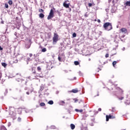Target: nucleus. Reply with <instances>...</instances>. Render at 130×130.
Instances as JSON below:
<instances>
[{"instance_id":"de8ad7c7","label":"nucleus","mask_w":130,"mask_h":130,"mask_svg":"<svg viewBox=\"0 0 130 130\" xmlns=\"http://www.w3.org/2000/svg\"><path fill=\"white\" fill-rule=\"evenodd\" d=\"M41 48H42V47H41Z\"/></svg>"},{"instance_id":"0eeeda50","label":"nucleus","mask_w":130,"mask_h":130,"mask_svg":"<svg viewBox=\"0 0 130 130\" xmlns=\"http://www.w3.org/2000/svg\"><path fill=\"white\" fill-rule=\"evenodd\" d=\"M71 92H72V93H78V92H79V90H78L77 88L74 89H72Z\"/></svg>"},{"instance_id":"9b49d317","label":"nucleus","mask_w":130,"mask_h":130,"mask_svg":"<svg viewBox=\"0 0 130 130\" xmlns=\"http://www.w3.org/2000/svg\"><path fill=\"white\" fill-rule=\"evenodd\" d=\"M2 66L3 67H4V68H6L7 66H8V64H7V63H6V62H2Z\"/></svg>"},{"instance_id":"a211bd4d","label":"nucleus","mask_w":130,"mask_h":130,"mask_svg":"<svg viewBox=\"0 0 130 130\" xmlns=\"http://www.w3.org/2000/svg\"><path fill=\"white\" fill-rule=\"evenodd\" d=\"M8 4H9V5H13V1H12V0H9V1H8Z\"/></svg>"},{"instance_id":"f3484780","label":"nucleus","mask_w":130,"mask_h":130,"mask_svg":"<svg viewBox=\"0 0 130 130\" xmlns=\"http://www.w3.org/2000/svg\"><path fill=\"white\" fill-rule=\"evenodd\" d=\"M117 63V61H114L113 62V63H112L113 67H115V64H116Z\"/></svg>"},{"instance_id":"1a4fd4ad","label":"nucleus","mask_w":130,"mask_h":130,"mask_svg":"<svg viewBox=\"0 0 130 130\" xmlns=\"http://www.w3.org/2000/svg\"><path fill=\"white\" fill-rule=\"evenodd\" d=\"M39 17H40V18H41V19H42V18H44L45 15L43 14V13H40V14H39Z\"/></svg>"},{"instance_id":"72a5a7b5","label":"nucleus","mask_w":130,"mask_h":130,"mask_svg":"<svg viewBox=\"0 0 130 130\" xmlns=\"http://www.w3.org/2000/svg\"><path fill=\"white\" fill-rule=\"evenodd\" d=\"M21 118H20V117H18V121H20L21 120Z\"/></svg>"},{"instance_id":"79ce46f5","label":"nucleus","mask_w":130,"mask_h":130,"mask_svg":"<svg viewBox=\"0 0 130 130\" xmlns=\"http://www.w3.org/2000/svg\"><path fill=\"white\" fill-rule=\"evenodd\" d=\"M120 92H123V91L122 90V89H120Z\"/></svg>"},{"instance_id":"412c9836","label":"nucleus","mask_w":130,"mask_h":130,"mask_svg":"<svg viewBox=\"0 0 130 130\" xmlns=\"http://www.w3.org/2000/svg\"><path fill=\"white\" fill-rule=\"evenodd\" d=\"M126 6H128L129 7H130V2H128V1L126 2Z\"/></svg>"},{"instance_id":"a878e982","label":"nucleus","mask_w":130,"mask_h":130,"mask_svg":"<svg viewBox=\"0 0 130 130\" xmlns=\"http://www.w3.org/2000/svg\"><path fill=\"white\" fill-rule=\"evenodd\" d=\"M124 99L123 96H121L120 98H118L119 100H123Z\"/></svg>"},{"instance_id":"9d476101","label":"nucleus","mask_w":130,"mask_h":130,"mask_svg":"<svg viewBox=\"0 0 130 130\" xmlns=\"http://www.w3.org/2000/svg\"><path fill=\"white\" fill-rule=\"evenodd\" d=\"M54 16H52V15H50L49 14V15L47 17V19L48 20H50L52 18H53Z\"/></svg>"},{"instance_id":"dca6fc26","label":"nucleus","mask_w":130,"mask_h":130,"mask_svg":"<svg viewBox=\"0 0 130 130\" xmlns=\"http://www.w3.org/2000/svg\"><path fill=\"white\" fill-rule=\"evenodd\" d=\"M39 13H44V10H43L42 9H40L39 10Z\"/></svg>"},{"instance_id":"aec40b11","label":"nucleus","mask_w":130,"mask_h":130,"mask_svg":"<svg viewBox=\"0 0 130 130\" xmlns=\"http://www.w3.org/2000/svg\"><path fill=\"white\" fill-rule=\"evenodd\" d=\"M37 70L38 71V72H41V67H37Z\"/></svg>"},{"instance_id":"f704fd0d","label":"nucleus","mask_w":130,"mask_h":130,"mask_svg":"<svg viewBox=\"0 0 130 130\" xmlns=\"http://www.w3.org/2000/svg\"><path fill=\"white\" fill-rule=\"evenodd\" d=\"M88 7H92V4L91 3H89L88 4Z\"/></svg>"},{"instance_id":"f8f14e48","label":"nucleus","mask_w":130,"mask_h":130,"mask_svg":"<svg viewBox=\"0 0 130 130\" xmlns=\"http://www.w3.org/2000/svg\"><path fill=\"white\" fill-rule=\"evenodd\" d=\"M46 51H47L46 48H44L42 49V52H46Z\"/></svg>"},{"instance_id":"423d86ee","label":"nucleus","mask_w":130,"mask_h":130,"mask_svg":"<svg viewBox=\"0 0 130 130\" xmlns=\"http://www.w3.org/2000/svg\"><path fill=\"white\" fill-rule=\"evenodd\" d=\"M49 15H50L51 16L54 17V13L53 12V10L51 9Z\"/></svg>"},{"instance_id":"39448f33","label":"nucleus","mask_w":130,"mask_h":130,"mask_svg":"<svg viewBox=\"0 0 130 130\" xmlns=\"http://www.w3.org/2000/svg\"><path fill=\"white\" fill-rule=\"evenodd\" d=\"M63 6L64 7V8H66V9L70 8V5L66 3L63 4Z\"/></svg>"},{"instance_id":"f03ea898","label":"nucleus","mask_w":130,"mask_h":130,"mask_svg":"<svg viewBox=\"0 0 130 130\" xmlns=\"http://www.w3.org/2000/svg\"><path fill=\"white\" fill-rule=\"evenodd\" d=\"M120 32H119V38L120 39L123 41V40L121 39V38H124V37L125 36L124 35H122V36L120 35L122 33H124V34H126L127 33V29L124 27H123L120 29Z\"/></svg>"},{"instance_id":"ea45409f","label":"nucleus","mask_w":130,"mask_h":130,"mask_svg":"<svg viewBox=\"0 0 130 130\" xmlns=\"http://www.w3.org/2000/svg\"><path fill=\"white\" fill-rule=\"evenodd\" d=\"M102 110V109H101V108H99L98 110L99 111H101Z\"/></svg>"},{"instance_id":"c756f323","label":"nucleus","mask_w":130,"mask_h":130,"mask_svg":"<svg viewBox=\"0 0 130 130\" xmlns=\"http://www.w3.org/2000/svg\"><path fill=\"white\" fill-rule=\"evenodd\" d=\"M32 74H36V71L34 69L32 70Z\"/></svg>"},{"instance_id":"f257e3e1","label":"nucleus","mask_w":130,"mask_h":130,"mask_svg":"<svg viewBox=\"0 0 130 130\" xmlns=\"http://www.w3.org/2000/svg\"><path fill=\"white\" fill-rule=\"evenodd\" d=\"M103 27L107 31L112 30V24L110 22H106L104 24Z\"/></svg>"},{"instance_id":"473e14b6","label":"nucleus","mask_w":130,"mask_h":130,"mask_svg":"<svg viewBox=\"0 0 130 130\" xmlns=\"http://www.w3.org/2000/svg\"><path fill=\"white\" fill-rule=\"evenodd\" d=\"M75 111H76V112H79L80 110L78 109H75Z\"/></svg>"},{"instance_id":"20e7f679","label":"nucleus","mask_w":130,"mask_h":130,"mask_svg":"<svg viewBox=\"0 0 130 130\" xmlns=\"http://www.w3.org/2000/svg\"><path fill=\"white\" fill-rule=\"evenodd\" d=\"M106 121H109V119H114V118H115V116H113V115H106Z\"/></svg>"},{"instance_id":"4be33fe9","label":"nucleus","mask_w":130,"mask_h":130,"mask_svg":"<svg viewBox=\"0 0 130 130\" xmlns=\"http://www.w3.org/2000/svg\"><path fill=\"white\" fill-rule=\"evenodd\" d=\"M73 37L74 38L77 37V34H76V32H74L73 34Z\"/></svg>"},{"instance_id":"8fccbe9b","label":"nucleus","mask_w":130,"mask_h":130,"mask_svg":"<svg viewBox=\"0 0 130 130\" xmlns=\"http://www.w3.org/2000/svg\"><path fill=\"white\" fill-rule=\"evenodd\" d=\"M34 55H35V54Z\"/></svg>"},{"instance_id":"e433bc0d","label":"nucleus","mask_w":130,"mask_h":130,"mask_svg":"<svg viewBox=\"0 0 130 130\" xmlns=\"http://www.w3.org/2000/svg\"><path fill=\"white\" fill-rule=\"evenodd\" d=\"M61 103H62L63 104H64V103H66L64 102V101H61Z\"/></svg>"},{"instance_id":"58836bf2","label":"nucleus","mask_w":130,"mask_h":130,"mask_svg":"<svg viewBox=\"0 0 130 130\" xmlns=\"http://www.w3.org/2000/svg\"><path fill=\"white\" fill-rule=\"evenodd\" d=\"M26 94H27V95H29L30 94V93L29 92V91H27V92H26Z\"/></svg>"},{"instance_id":"7c9ffc66","label":"nucleus","mask_w":130,"mask_h":130,"mask_svg":"<svg viewBox=\"0 0 130 130\" xmlns=\"http://www.w3.org/2000/svg\"><path fill=\"white\" fill-rule=\"evenodd\" d=\"M105 57H106V58H107V57H109V54H106L105 55Z\"/></svg>"},{"instance_id":"37998d69","label":"nucleus","mask_w":130,"mask_h":130,"mask_svg":"<svg viewBox=\"0 0 130 130\" xmlns=\"http://www.w3.org/2000/svg\"><path fill=\"white\" fill-rule=\"evenodd\" d=\"M94 22H96L97 21V19H94Z\"/></svg>"},{"instance_id":"49530a36","label":"nucleus","mask_w":130,"mask_h":130,"mask_svg":"<svg viewBox=\"0 0 130 130\" xmlns=\"http://www.w3.org/2000/svg\"><path fill=\"white\" fill-rule=\"evenodd\" d=\"M15 62H18V60L15 61Z\"/></svg>"},{"instance_id":"c85d7f7f","label":"nucleus","mask_w":130,"mask_h":130,"mask_svg":"<svg viewBox=\"0 0 130 130\" xmlns=\"http://www.w3.org/2000/svg\"><path fill=\"white\" fill-rule=\"evenodd\" d=\"M111 111H112V112H115V111H116L115 108H112Z\"/></svg>"},{"instance_id":"6e6552de","label":"nucleus","mask_w":130,"mask_h":130,"mask_svg":"<svg viewBox=\"0 0 130 130\" xmlns=\"http://www.w3.org/2000/svg\"><path fill=\"white\" fill-rule=\"evenodd\" d=\"M70 127L71 129H75V127H76V126L74 124H71Z\"/></svg>"},{"instance_id":"a18cd8bd","label":"nucleus","mask_w":130,"mask_h":130,"mask_svg":"<svg viewBox=\"0 0 130 130\" xmlns=\"http://www.w3.org/2000/svg\"><path fill=\"white\" fill-rule=\"evenodd\" d=\"M128 25H129H129H130L129 22H128Z\"/></svg>"},{"instance_id":"c9c22d12","label":"nucleus","mask_w":130,"mask_h":130,"mask_svg":"<svg viewBox=\"0 0 130 130\" xmlns=\"http://www.w3.org/2000/svg\"><path fill=\"white\" fill-rule=\"evenodd\" d=\"M97 21L98 23H101V21L100 20V19H98Z\"/></svg>"},{"instance_id":"5701e85b","label":"nucleus","mask_w":130,"mask_h":130,"mask_svg":"<svg viewBox=\"0 0 130 130\" xmlns=\"http://www.w3.org/2000/svg\"><path fill=\"white\" fill-rule=\"evenodd\" d=\"M1 129L2 130H7V128H6V127H5V126H3L1 127Z\"/></svg>"},{"instance_id":"393cba45","label":"nucleus","mask_w":130,"mask_h":130,"mask_svg":"<svg viewBox=\"0 0 130 130\" xmlns=\"http://www.w3.org/2000/svg\"><path fill=\"white\" fill-rule=\"evenodd\" d=\"M73 100H74L75 103H77V102H78L79 101V100L77 99H73Z\"/></svg>"},{"instance_id":"09e8293b","label":"nucleus","mask_w":130,"mask_h":130,"mask_svg":"<svg viewBox=\"0 0 130 130\" xmlns=\"http://www.w3.org/2000/svg\"><path fill=\"white\" fill-rule=\"evenodd\" d=\"M34 55H35V54Z\"/></svg>"},{"instance_id":"b1692460","label":"nucleus","mask_w":130,"mask_h":130,"mask_svg":"<svg viewBox=\"0 0 130 130\" xmlns=\"http://www.w3.org/2000/svg\"><path fill=\"white\" fill-rule=\"evenodd\" d=\"M2 78H3V73L0 71V81L2 80Z\"/></svg>"},{"instance_id":"2f4dec72","label":"nucleus","mask_w":130,"mask_h":130,"mask_svg":"<svg viewBox=\"0 0 130 130\" xmlns=\"http://www.w3.org/2000/svg\"><path fill=\"white\" fill-rule=\"evenodd\" d=\"M29 57H32V56H33V54L32 53H29Z\"/></svg>"},{"instance_id":"a19ab883","label":"nucleus","mask_w":130,"mask_h":130,"mask_svg":"<svg viewBox=\"0 0 130 130\" xmlns=\"http://www.w3.org/2000/svg\"><path fill=\"white\" fill-rule=\"evenodd\" d=\"M0 50H3V48L0 46Z\"/></svg>"},{"instance_id":"c03bdc74","label":"nucleus","mask_w":130,"mask_h":130,"mask_svg":"<svg viewBox=\"0 0 130 130\" xmlns=\"http://www.w3.org/2000/svg\"><path fill=\"white\" fill-rule=\"evenodd\" d=\"M1 24H4V21H2Z\"/></svg>"},{"instance_id":"4c0bfd02","label":"nucleus","mask_w":130,"mask_h":130,"mask_svg":"<svg viewBox=\"0 0 130 130\" xmlns=\"http://www.w3.org/2000/svg\"><path fill=\"white\" fill-rule=\"evenodd\" d=\"M79 112H83V110L82 109L79 110Z\"/></svg>"},{"instance_id":"cd10ccee","label":"nucleus","mask_w":130,"mask_h":130,"mask_svg":"<svg viewBox=\"0 0 130 130\" xmlns=\"http://www.w3.org/2000/svg\"><path fill=\"white\" fill-rule=\"evenodd\" d=\"M5 8L6 9H8L9 8V5H8V4H5Z\"/></svg>"},{"instance_id":"4468645a","label":"nucleus","mask_w":130,"mask_h":130,"mask_svg":"<svg viewBox=\"0 0 130 130\" xmlns=\"http://www.w3.org/2000/svg\"><path fill=\"white\" fill-rule=\"evenodd\" d=\"M48 104H49L50 105H52V104H53V101H49L48 102Z\"/></svg>"},{"instance_id":"6ab92c4d","label":"nucleus","mask_w":130,"mask_h":130,"mask_svg":"<svg viewBox=\"0 0 130 130\" xmlns=\"http://www.w3.org/2000/svg\"><path fill=\"white\" fill-rule=\"evenodd\" d=\"M58 60H59V61H60V62L62 61V60H61V58L60 57V56H58Z\"/></svg>"},{"instance_id":"bb28decb","label":"nucleus","mask_w":130,"mask_h":130,"mask_svg":"<svg viewBox=\"0 0 130 130\" xmlns=\"http://www.w3.org/2000/svg\"><path fill=\"white\" fill-rule=\"evenodd\" d=\"M40 106H45V103H41L40 104Z\"/></svg>"},{"instance_id":"7ed1b4c3","label":"nucleus","mask_w":130,"mask_h":130,"mask_svg":"<svg viewBox=\"0 0 130 130\" xmlns=\"http://www.w3.org/2000/svg\"><path fill=\"white\" fill-rule=\"evenodd\" d=\"M58 41V35L56 33L54 34V37H53V42L56 43Z\"/></svg>"},{"instance_id":"ddd939ff","label":"nucleus","mask_w":130,"mask_h":130,"mask_svg":"<svg viewBox=\"0 0 130 130\" xmlns=\"http://www.w3.org/2000/svg\"><path fill=\"white\" fill-rule=\"evenodd\" d=\"M79 64H80V63L79 62V61H74V64L75 66H79Z\"/></svg>"},{"instance_id":"2eb2a0df","label":"nucleus","mask_w":130,"mask_h":130,"mask_svg":"<svg viewBox=\"0 0 130 130\" xmlns=\"http://www.w3.org/2000/svg\"><path fill=\"white\" fill-rule=\"evenodd\" d=\"M50 128H51V129H55V128H56V127L54 125H52L51 126Z\"/></svg>"}]
</instances>
